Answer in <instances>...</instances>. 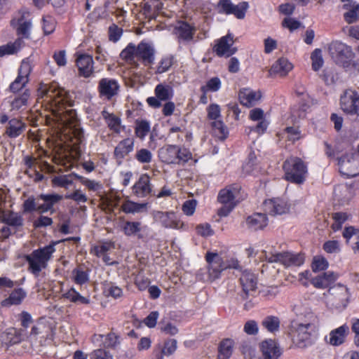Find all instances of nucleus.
<instances>
[{
  "instance_id": "obj_15",
  "label": "nucleus",
  "mask_w": 359,
  "mask_h": 359,
  "mask_svg": "<svg viewBox=\"0 0 359 359\" xmlns=\"http://www.w3.org/2000/svg\"><path fill=\"white\" fill-rule=\"evenodd\" d=\"M154 220L167 229H179L183 223L178 220L173 212H161L154 210L151 213Z\"/></svg>"
},
{
  "instance_id": "obj_45",
  "label": "nucleus",
  "mask_w": 359,
  "mask_h": 359,
  "mask_svg": "<svg viewBox=\"0 0 359 359\" xmlns=\"http://www.w3.org/2000/svg\"><path fill=\"white\" fill-rule=\"evenodd\" d=\"M141 226L140 222L126 221L123 223L122 229L126 236H131L141 231Z\"/></svg>"
},
{
  "instance_id": "obj_4",
  "label": "nucleus",
  "mask_w": 359,
  "mask_h": 359,
  "mask_svg": "<svg viewBox=\"0 0 359 359\" xmlns=\"http://www.w3.org/2000/svg\"><path fill=\"white\" fill-rule=\"evenodd\" d=\"M241 189L239 184H234L220 190L217 200L223 205L217 211L219 216L226 217L236 206L241 199Z\"/></svg>"
},
{
  "instance_id": "obj_36",
  "label": "nucleus",
  "mask_w": 359,
  "mask_h": 359,
  "mask_svg": "<svg viewBox=\"0 0 359 359\" xmlns=\"http://www.w3.org/2000/svg\"><path fill=\"white\" fill-rule=\"evenodd\" d=\"M24 41L21 38H18L13 43L10 42L7 44L0 46V57L7 55H13L17 53L23 46Z\"/></svg>"
},
{
  "instance_id": "obj_37",
  "label": "nucleus",
  "mask_w": 359,
  "mask_h": 359,
  "mask_svg": "<svg viewBox=\"0 0 359 359\" xmlns=\"http://www.w3.org/2000/svg\"><path fill=\"white\" fill-rule=\"evenodd\" d=\"M233 340L225 339L222 341L218 347L217 359H229L233 353Z\"/></svg>"
},
{
  "instance_id": "obj_26",
  "label": "nucleus",
  "mask_w": 359,
  "mask_h": 359,
  "mask_svg": "<svg viewBox=\"0 0 359 359\" xmlns=\"http://www.w3.org/2000/svg\"><path fill=\"white\" fill-rule=\"evenodd\" d=\"M176 145H165L158 150L160 160L168 164L176 163L177 161V153Z\"/></svg>"
},
{
  "instance_id": "obj_56",
  "label": "nucleus",
  "mask_w": 359,
  "mask_h": 359,
  "mask_svg": "<svg viewBox=\"0 0 359 359\" xmlns=\"http://www.w3.org/2000/svg\"><path fill=\"white\" fill-rule=\"evenodd\" d=\"M39 206V200H38V196L36 198L29 197L23 203V210L25 212H38Z\"/></svg>"
},
{
  "instance_id": "obj_7",
  "label": "nucleus",
  "mask_w": 359,
  "mask_h": 359,
  "mask_svg": "<svg viewBox=\"0 0 359 359\" xmlns=\"http://www.w3.org/2000/svg\"><path fill=\"white\" fill-rule=\"evenodd\" d=\"M351 293L346 285L338 283L330 287L326 298L327 304L339 311L346 308L350 302Z\"/></svg>"
},
{
  "instance_id": "obj_55",
  "label": "nucleus",
  "mask_w": 359,
  "mask_h": 359,
  "mask_svg": "<svg viewBox=\"0 0 359 359\" xmlns=\"http://www.w3.org/2000/svg\"><path fill=\"white\" fill-rule=\"evenodd\" d=\"M114 248V244L111 242H104L100 245L95 246L93 251L94 254L100 257L104 254H107V252Z\"/></svg>"
},
{
  "instance_id": "obj_30",
  "label": "nucleus",
  "mask_w": 359,
  "mask_h": 359,
  "mask_svg": "<svg viewBox=\"0 0 359 359\" xmlns=\"http://www.w3.org/2000/svg\"><path fill=\"white\" fill-rule=\"evenodd\" d=\"M133 192L139 197H144L151 192L149 177L147 175H142L133 186Z\"/></svg>"
},
{
  "instance_id": "obj_53",
  "label": "nucleus",
  "mask_w": 359,
  "mask_h": 359,
  "mask_svg": "<svg viewBox=\"0 0 359 359\" xmlns=\"http://www.w3.org/2000/svg\"><path fill=\"white\" fill-rule=\"evenodd\" d=\"M312 60V69L314 71L319 70L323 65L322 51L320 49H316L311 56Z\"/></svg>"
},
{
  "instance_id": "obj_58",
  "label": "nucleus",
  "mask_w": 359,
  "mask_h": 359,
  "mask_svg": "<svg viewBox=\"0 0 359 359\" xmlns=\"http://www.w3.org/2000/svg\"><path fill=\"white\" fill-rule=\"evenodd\" d=\"M135 158L141 163H149L152 160V154L147 149H141L137 151Z\"/></svg>"
},
{
  "instance_id": "obj_43",
  "label": "nucleus",
  "mask_w": 359,
  "mask_h": 359,
  "mask_svg": "<svg viewBox=\"0 0 359 359\" xmlns=\"http://www.w3.org/2000/svg\"><path fill=\"white\" fill-rule=\"evenodd\" d=\"M147 203H138L130 201H126L121 205V210L126 213L140 212L147 208Z\"/></svg>"
},
{
  "instance_id": "obj_57",
  "label": "nucleus",
  "mask_w": 359,
  "mask_h": 359,
  "mask_svg": "<svg viewBox=\"0 0 359 359\" xmlns=\"http://www.w3.org/2000/svg\"><path fill=\"white\" fill-rule=\"evenodd\" d=\"M196 231L198 235L205 238L212 236L215 233L211 225L208 223H203L197 225Z\"/></svg>"
},
{
  "instance_id": "obj_12",
  "label": "nucleus",
  "mask_w": 359,
  "mask_h": 359,
  "mask_svg": "<svg viewBox=\"0 0 359 359\" xmlns=\"http://www.w3.org/2000/svg\"><path fill=\"white\" fill-rule=\"evenodd\" d=\"M340 104L345 113L359 115V95L355 91L346 90L341 96Z\"/></svg>"
},
{
  "instance_id": "obj_31",
  "label": "nucleus",
  "mask_w": 359,
  "mask_h": 359,
  "mask_svg": "<svg viewBox=\"0 0 359 359\" xmlns=\"http://www.w3.org/2000/svg\"><path fill=\"white\" fill-rule=\"evenodd\" d=\"M134 140L126 138L121 141L114 149L116 158L122 159L133 150Z\"/></svg>"
},
{
  "instance_id": "obj_23",
  "label": "nucleus",
  "mask_w": 359,
  "mask_h": 359,
  "mask_svg": "<svg viewBox=\"0 0 359 359\" xmlns=\"http://www.w3.org/2000/svg\"><path fill=\"white\" fill-rule=\"evenodd\" d=\"M338 277V273L328 271L313 278L311 282L315 287L325 289L330 287L332 283H334L337 280Z\"/></svg>"
},
{
  "instance_id": "obj_49",
  "label": "nucleus",
  "mask_w": 359,
  "mask_h": 359,
  "mask_svg": "<svg viewBox=\"0 0 359 359\" xmlns=\"http://www.w3.org/2000/svg\"><path fill=\"white\" fill-rule=\"evenodd\" d=\"M102 115L106 119L110 129L116 133H118L120 131V119L114 114H109L105 111L102 112Z\"/></svg>"
},
{
  "instance_id": "obj_10",
  "label": "nucleus",
  "mask_w": 359,
  "mask_h": 359,
  "mask_svg": "<svg viewBox=\"0 0 359 359\" xmlns=\"http://www.w3.org/2000/svg\"><path fill=\"white\" fill-rule=\"evenodd\" d=\"M339 172L346 177L359 175V158L354 154H346L338 158Z\"/></svg>"
},
{
  "instance_id": "obj_44",
  "label": "nucleus",
  "mask_w": 359,
  "mask_h": 359,
  "mask_svg": "<svg viewBox=\"0 0 359 359\" xmlns=\"http://www.w3.org/2000/svg\"><path fill=\"white\" fill-rule=\"evenodd\" d=\"M262 325L270 332H275L279 330L280 320L276 316H269L262 322Z\"/></svg>"
},
{
  "instance_id": "obj_51",
  "label": "nucleus",
  "mask_w": 359,
  "mask_h": 359,
  "mask_svg": "<svg viewBox=\"0 0 359 359\" xmlns=\"http://www.w3.org/2000/svg\"><path fill=\"white\" fill-rule=\"evenodd\" d=\"M150 125L147 121H136L135 135L140 139H143L149 132Z\"/></svg>"
},
{
  "instance_id": "obj_48",
  "label": "nucleus",
  "mask_w": 359,
  "mask_h": 359,
  "mask_svg": "<svg viewBox=\"0 0 359 359\" xmlns=\"http://www.w3.org/2000/svg\"><path fill=\"white\" fill-rule=\"evenodd\" d=\"M214 134L220 140H225L228 135L227 128L222 121H214L212 123Z\"/></svg>"
},
{
  "instance_id": "obj_38",
  "label": "nucleus",
  "mask_w": 359,
  "mask_h": 359,
  "mask_svg": "<svg viewBox=\"0 0 359 359\" xmlns=\"http://www.w3.org/2000/svg\"><path fill=\"white\" fill-rule=\"evenodd\" d=\"M30 97V92L28 89H25L22 94L15 97L11 102V110L18 111L23 109L27 104V101Z\"/></svg>"
},
{
  "instance_id": "obj_16",
  "label": "nucleus",
  "mask_w": 359,
  "mask_h": 359,
  "mask_svg": "<svg viewBox=\"0 0 359 359\" xmlns=\"http://www.w3.org/2000/svg\"><path fill=\"white\" fill-rule=\"evenodd\" d=\"M240 283L243 289L241 297L243 299H246L257 289V278L255 273L245 270L242 272L240 277Z\"/></svg>"
},
{
  "instance_id": "obj_62",
  "label": "nucleus",
  "mask_w": 359,
  "mask_h": 359,
  "mask_svg": "<svg viewBox=\"0 0 359 359\" xmlns=\"http://www.w3.org/2000/svg\"><path fill=\"white\" fill-rule=\"evenodd\" d=\"M323 250L330 254H336L340 252L339 243L337 241H328L323 244Z\"/></svg>"
},
{
  "instance_id": "obj_6",
  "label": "nucleus",
  "mask_w": 359,
  "mask_h": 359,
  "mask_svg": "<svg viewBox=\"0 0 359 359\" xmlns=\"http://www.w3.org/2000/svg\"><path fill=\"white\" fill-rule=\"evenodd\" d=\"M283 168L287 181L302 184L306 180L307 167L301 158L290 157L283 163Z\"/></svg>"
},
{
  "instance_id": "obj_9",
  "label": "nucleus",
  "mask_w": 359,
  "mask_h": 359,
  "mask_svg": "<svg viewBox=\"0 0 359 359\" xmlns=\"http://www.w3.org/2000/svg\"><path fill=\"white\" fill-rule=\"evenodd\" d=\"M265 254V259L269 262H281L286 266H300L304 262V257L302 254H294L289 252H284L280 253L267 255L266 252H263Z\"/></svg>"
},
{
  "instance_id": "obj_5",
  "label": "nucleus",
  "mask_w": 359,
  "mask_h": 359,
  "mask_svg": "<svg viewBox=\"0 0 359 359\" xmlns=\"http://www.w3.org/2000/svg\"><path fill=\"white\" fill-rule=\"evenodd\" d=\"M328 50L332 59L337 65L344 69L354 66L353 60L355 54L351 46L341 41H334L329 44Z\"/></svg>"
},
{
  "instance_id": "obj_27",
  "label": "nucleus",
  "mask_w": 359,
  "mask_h": 359,
  "mask_svg": "<svg viewBox=\"0 0 359 359\" xmlns=\"http://www.w3.org/2000/svg\"><path fill=\"white\" fill-rule=\"evenodd\" d=\"M76 65L79 74L84 77H88L93 72V60L91 56L88 55H81L76 60Z\"/></svg>"
},
{
  "instance_id": "obj_8",
  "label": "nucleus",
  "mask_w": 359,
  "mask_h": 359,
  "mask_svg": "<svg viewBox=\"0 0 359 359\" xmlns=\"http://www.w3.org/2000/svg\"><path fill=\"white\" fill-rule=\"evenodd\" d=\"M205 260L208 262V280L212 282L225 270L224 261L219 254L210 252L206 253Z\"/></svg>"
},
{
  "instance_id": "obj_47",
  "label": "nucleus",
  "mask_w": 359,
  "mask_h": 359,
  "mask_svg": "<svg viewBox=\"0 0 359 359\" xmlns=\"http://www.w3.org/2000/svg\"><path fill=\"white\" fill-rule=\"evenodd\" d=\"M63 297L69 299L72 302H80L83 304H88L90 303L89 299L81 296L74 288H71L67 292L62 294Z\"/></svg>"
},
{
  "instance_id": "obj_14",
  "label": "nucleus",
  "mask_w": 359,
  "mask_h": 359,
  "mask_svg": "<svg viewBox=\"0 0 359 359\" xmlns=\"http://www.w3.org/2000/svg\"><path fill=\"white\" fill-rule=\"evenodd\" d=\"M32 71V66L27 60L21 62L18 70V75L13 82L10 85V89L13 93H17L23 89L29 82V76Z\"/></svg>"
},
{
  "instance_id": "obj_40",
  "label": "nucleus",
  "mask_w": 359,
  "mask_h": 359,
  "mask_svg": "<svg viewBox=\"0 0 359 359\" xmlns=\"http://www.w3.org/2000/svg\"><path fill=\"white\" fill-rule=\"evenodd\" d=\"M25 295L26 293L22 289H16L11 292L8 299H6L4 301L2 302V305L9 306L13 304H20L22 300L25 297Z\"/></svg>"
},
{
  "instance_id": "obj_63",
  "label": "nucleus",
  "mask_w": 359,
  "mask_h": 359,
  "mask_svg": "<svg viewBox=\"0 0 359 359\" xmlns=\"http://www.w3.org/2000/svg\"><path fill=\"white\" fill-rule=\"evenodd\" d=\"M55 29V22L51 17H45L43 18V30L45 34H50Z\"/></svg>"
},
{
  "instance_id": "obj_59",
  "label": "nucleus",
  "mask_w": 359,
  "mask_h": 359,
  "mask_svg": "<svg viewBox=\"0 0 359 359\" xmlns=\"http://www.w3.org/2000/svg\"><path fill=\"white\" fill-rule=\"evenodd\" d=\"M328 267V262L326 259L322 257H316L312 262V269L314 272L325 270Z\"/></svg>"
},
{
  "instance_id": "obj_41",
  "label": "nucleus",
  "mask_w": 359,
  "mask_h": 359,
  "mask_svg": "<svg viewBox=\"0 0 359 359\" xmlns=\"http://www.w3.org/2000/svg\"><path fill=\"white\" fill-rule=\"evenodd\" d=\"M120 57L126 62L137 66V55H136V46L130 43L125 49H123Z\"/></svg>"
},
{
  "instance_id": "obj_29",
  "label": "nucleus",
  "mask_w": 359,
  "mask_h": 359,
  "mask_svg": "<svg viewBox=\"0 0 359 359\" xmlns=\"http://www.w3.org/2000/svg\"><path fill=\"white\" fill-rule=\"evenodd\" d=\"M26 125L18 118H12L6 126V134L11 138H15L23 133Z\"/></svg>"
},
{
  "instance_id": "obj_25",
  "label": "nucleus",
  "mask_w": 359,
  "mask_h": 359,
  "mask_svg": "<svg viewBox=\"0 0 359 359\" xmlns=\"http://www.w3.org/2000/svg\"><path fill=\"white\" fill-rule=\"evenodd\" d=\"M245 222L248 229L252 231H257L266 226L268 219L266 214L255 213L248 217Z\"/></svg>"
},
{
  "instance_id": "obj_42",
  "label": "nucleus",
  "mask_w": 359,
  "mask_h": 359,
  "mask_svg": "<svg viewBox=\"0 0 359 359\" xmlns=\"http://www.w3.org/2000/svg\"><path fill=\"white\" fill-rule=\"evenodd\" d=\"M25 337L26 332L23 329L11 328L7 332V338L11 345L21 342L25 340Z\"/></svg>"
},
{
  "instance_id": "obj_13",
  "label": "nucleus",
  "mask_w": 359,
  "mask_h": 359,
  "mask_svg": "<svg viewBox=\"0 0 359 359\" xmlns=\"http://www.w3.org/2000/svg\"><path fill=\"white\" fill-rule=\"evenodd\" d=\"M156 97H149L147 99V104L153 108H159L161 102H166L173 96V90L169 85L160 83L154 90Z\"/></svg>"
},
{
  "instance_id": "obj_24",
  "label": "nucleus",
  "mask_w": 359,
  "mask_h": 359,
  "mask_svg": "<svg viewBox=\"0 0 359 359\" xmlns=\"http://www.w3.org/2000/svg\"><path fill=\"white\" fill-rule=\"evenodd\" d=\"M261 351L263 359H278L281 355L279 346L272 339L263 341L261 344Z\"/></svg>"
},
{
  "instance_id": "obj_17",
  "label": "nucleus",
  "mask_w": 359,
  "mask_h": 359,
  "mask_svg": "<svg viewBox=\"0 0 359 359\" xmlns=\"http://www.w3.org/2000/svg\"><path fill=\"white\" fill-rule=\"evenodd\" d=\"M63 196L58 194H41L38 196L39 200V206L38 212L39 213H46L50 212L51 214L55 212L54 205L61 201Z\"/></svg>"
},
{
  "instance_id": "obj_21",
  "label": "nucleus",
  "mask_w": 359,
  "mask_h": 359,
  "mask_svg": "<svg viewBox=\"0 0 359 359\" xmlns=\"http://www.w3.org/2000/svg\"><path fill=\"white\" fill-rule=\"evenodd\" d=\"M349 333V327L346 325H343L336 329L332 330L328 337H325L327 344L332 346H339L345 341L346 336Z\"/></svg>"
},
{
  "instance_id": "obj_28",
  "label": "nucleus",
  "mask_w": 359,
  "mask_h": 359,
  "mask_svg": "<svg viewBox=\"0 0 359 359\" xmlns=\"http://www.w3.org/2000/svg\"><path fill=\"white\" fill-rule=\"evenodd\" d=\"M342 235L347 243L351 242L352 250L354 253L359 252V229L352 226L346 227Z\"/></svg>"
},
{
  "instance_id": "obj_11",
  "label": "nucleus",
  "mask_w": 359,
  "mask_h": 359,
  "mask_svg": "<svg viewBox=\"0 0 359 359\" xmlns=\"http://www.w3.org/2000/svg\"><path fill=\"white\" fill-rule=\"evenodd\" d=\"M97 91L100 98L111 100L118 94L120 84L115 79L102 78L98 81Z\"/></svg>"
},
{
  "instance_id": "obj_20",
  "label": "nucleus",
  "mask_w": 359,
  "mask_h": 359,
  "mask_svg": "<svg viewBox=\"0 0 359 359\" xmlns=\"http://www.w3.org/2000/svg\"><path fill=\"white\" fill-rule=\"evenodd\" d=\"M154 52L150 43L141 42L136 47L137 61L141 60L144 65L152 64L154 60Z\"/></svg>"
},
{
  "instance_id": "obj_54",
  "label": "nucleus",
  "mask_w": 359,
  "mask_h": 359,
  "mask_svg": "<svg viewBox=\"0 0 359 359\" xmlns=\"http://www.w3.org/2000/svg\"><path fill=\"white\" fill-rule=\"evenodd\" d=\"M248 8V2H241L237 5H233L231 14H233L238 19H243Z\"/></svg>"
},
{
  "instance_id": "obj_39",
  "label": "nucleus",
  "mask_w": 359,
  "mask_h": 359,
  "mask_svg": "<svg viewBox=\"0 0 359 359\" xmlns=\"http://www.w3.org/2000/svg\"><path fill=\"white\" fill-rule=\"evenodd\" d=\"M120 197L115 195L104 196L101 198V208L107 213H111L118 205Z\"/></svg>"
},
{
  "instance_id": "obj_32",
  "label": "nucleus",
  "mask_w": 359,
  "mask_h": 359,
  "mask_svg": "<svg viewBox=\"0 0 359 359\" xmlns=\"http://www.w3.org/2000/svg\"><path fill=\"white\" fill-rule=\"evenodd\" d=\"M175 30L177 37L185 41L191 40L195 32L194 27L184 22H180L175 27Z\"/></svg>"
},
{
  "instance_id": "obj_2",
  "label": "nucleus",
  "mask_w": 359,
  "mask_h": 359,
  "mask_svg": "<svg viewBox=\"0 0 359 359\" xmlns=\"http://www.w3.org/2000/svg\"><path fill=\"white\" fill-rule=\"evenodd\" d=\"M311 318L308 323H295L292 327V340L299 348H306L315 341L318 330V321L316 316L313 315H311Z\"/></svg>"
},
{
  "instance_id": "obj_19",
  "label": "nucleus",
  "mask_w": 359,
  "mask_h": 359,
  "mask_svg": "<svg viewBox=\"0 0 359 359\" xmlns=\"http://www.w3.org/2000/svg\"><path fill=\"white\" fill-rule=\"evenodd\" d=\"M0 220L15 230L21 228L24 224L22 215L20 213L11 210L0 209Z\"/></svg>"
},
{
  "instance_id": "obj_35",
  "label": "nucleus",
  "mask_w": 359,
  "mask_h": 359,
  "mask_svg": "<svg viewBox=\"0 0 359 359\" xmlns=\"http://www.w3.org/2000/svg\"><path fill=\"white\" fill-rule=\"evenodd\" d=\"M32 23L30 20H25L24 16L22 15L18 20L16 34L20 36L22 40L23 39H29L30 32L32 29Z\"/></svg>"
},
{
  "instance_id": "obj_46",
  "label": "nucleus",
  "mask_w": 359,
  "mask_h": 359,
  "mask_svg": "<svg viewBox=\"0 0 359 359\" xmlns=\"http://www.w3.org/2000/svg\"><path fill=\"white\" fill-rule=\"evenodd\" d=\"M72 278L75 283L81 285L88 281L89 276L86 271L78 267L72 271Z\"/></svg>"
},
{
  "instance_id": "obj_33",
  "label": "nucleus",
  "mask_w": 359,
  "mask_h": 359,
  "mask_svg": "<svg viewBox=\"0 0 359 359\" xmlns=\"http://www.w3.org/2000/svg\"><path fill=\"white\" fill-rule=\"evenodd\" d=\"M292 65L287 59L282 57L278 59L269 70L270 74H278L282 76H285L292 69Z\"/></svg>"
},
{
  "instance_id": "obj_52",
  "label": "nucleus",
  "mask_w": 359,
  "mask_h": 359,
  "mask_svg": "<svg viewBox=\"0 0 359 359\" xmlns=\"http://www.w3.org/2000/svg\"><path fill=\"white\" fill-rule=\"evenodd\" d=\"M344 17L348 24L356 22L359 19V5L354 3L351 8L344 14Z\"/></svg>"
},
{
  "instance_id": "obj_3",
  "label": "nucleus",
  "mask_w": 359,
  "mask_h": 359,
  "mask_svg": "<svg viewBox=\"0 0 359 359\" xmlns=\"http://www.w3.org/2000/svg\"><path fill=\"white\" fill-rule=\"evenodd\" d=\"M53 243L48 245L33 250L30 254L25 255V260L28 263V270L34 276H38L40 272L48 266V263L53 258L55 252Z\"/></svg>"
},
{
  "instance_id": "obj_22",
  "label": "nucleus",
  "mask_w": 359,
  "mask_h": 359,
  "mask_svg": "<svg viewBox=\"0 0 359 359\" xmlns=\"http://www.w3.org/2000/svg\"><path fill=\"white\" fill-rule=\"evenodd\" d=\"M264 210L268 214L275 216L286 213L289 207L283 200L274 198L265 201Z\"/></svg>"
},
{
  "instance_id": "obj_61",
  "label": "nucleus",
  "mask_w": 359,
  "mask_h": 359,
  "mask_svg": "<svg viewBox=\"0 0 359 359\" xmlns=\"http://www.w3.org/2000/svg\"><path fill=\"white\" fill-rule=\"evenodd\" d=\"M197 205V201L195 199H191L186 201L182 207L183 212L187 216H191L194 215Z\"/></svg>"
},
{
  "instance_id": "obj_18",
  "label": "nucleus",
  "mask_w": 359,
  "mask_h": 359,
  "mask_svg": "<svg viewBox=\"0 0 359 359\" xmlns=\"http://www.w3.org/2000/svg\"><path fill=\"white\" fill-rule=\"evenodd\" d=\"M233 36L231 34L222 37L215 46V51L219 56L230 57L233 55L237 48L233 47Z\"/></svg>"
},
{
  "instance_id": "obj_50",
  "label": "nucleus",
  "mask_w": 359,
  "mask_h": 359,
  "mask_svg": "<svg viewBox=\"0 0 359 359\" xmlns=\"http://www.w3.org/2000/svg\"><path fill=\"white\" fill-rule=\"evenodd\" d=\"M349 215L346 212H339L332 215L334 222L332 229L336 231L341 229L342 224L348 219Z\"/></svg>"
},
{
  "instance_id": "obj_1",
  "label": "nucleus",
  "mask_w": 359,
  "mask_h": 359,
  "mask_svg": "<svg viewBox=\"0 0 359 359\" xmlns=\"http://www.w3.org/2000/svg\"><path fill=\"white\" fill-rule=\"evenodd\" d=\"M49 107L56 121L65 126H70L76 121V111L67 109L69 102L67 92L57 83H41L38 88V102Z\"/></svg>"
},
{
  "instance_id": "obj_34",
  "label": "nucleus",
  "mask_w": 359,
  "mask_h": 359,
  "mask_svg": "<svg viewBox=\"0 0 359 359\" xmlns=\"http://www.w3.org/2000/svg\"><path fill=\"white\" fill-rule=\"evenodd\" d=\"M261 95L259 92L253 91L249 89H243L239 93L241 103L247 107H252L259 100Z\"/></svg>"
},
{
  "instance_id": "obj_60",
  "label": "nucleus",
  "mask_w": 359,
  "mask_h": 359,
  "mask_svg": "<svg viewBox=\"0 0 359 359\" xmlns=\"http://www.w3.org/2000/svg\"><path fill=\"white\" fill-rule=\"evenodd\" d=\"M177 161L176 163H186L192 158V154L186 148L177 147Z\"/></svg>"
},
{
  "instance_id": "obj_64",
  "label": "nucleus",
  "mask_w": 359,
  "mask_h": 359,
  "mask_svg": "<svg viewBox=\"0 0 359 359\" xmlns=\"http://www.w3.org/2000/svg\"><path fill=\"white\" fill-rule=\"evenodd\" d=\"M123 30L117 25L113 24L109 27V40L114 42H116L120 39L122 34Z\"/></svg>"
}]
</instances>
